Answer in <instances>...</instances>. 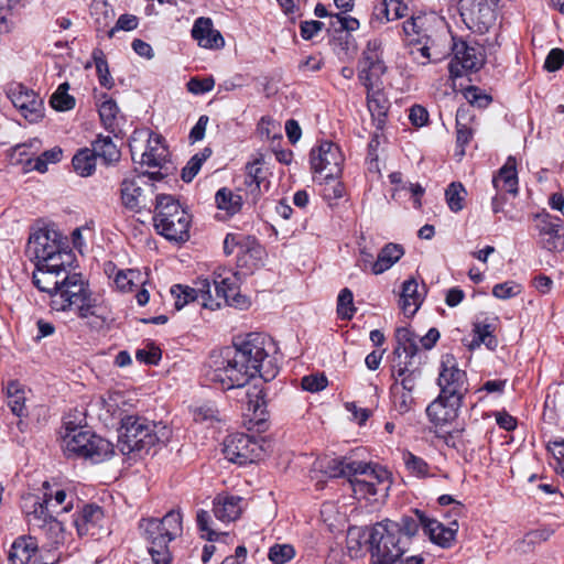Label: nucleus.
<instances>
[{"instance_id":"nucleus-46","label":"nucleus","mask_w":564,"mask_h":564,"mask_svg":"<svg viewBox=\"0 0 564 564\" xmlns=\"http://www.w3.org/2000/svg\"><path fill=\"white\" fill-rule=\"evenodd\" d=\"M215 203L219 209L225 210L228 215H235L241 209L242 198L232 191L223 187L216 193Z\"/></svg>"},{"instance_id":"nucleus-50","label":"nucleus","mask_w":564,"mask_h":564,"mask_svg":"<svg viewBox=\"0 0 564 564\" xmlns=\"http://www.w3.org/2000/svg\"><path fill=\"white\" fill-rule=\"evenodd\" d=\"M267 173L263 169V159L257 158L252 162L246 164V181L251 191H260L261 183L265 180Z\"/></svg>"},{"instance_id":"nucleus-51","label":"nucleus","mask_w":564,"mask_h":564,"mask_svg":"<svg viewBox=\"0 0 564 564\" xmlns=\"http://www.w3.org/2000/svg\"><path fill=\"white\" fill-rule=\"evenodd\" d=\"M212 150L205 148L202 152L191 158L187 164L182 169L181 177L184 182H191L199 172L203 163L210 156Z\"/></svg>"},{"instance_id":"nucleus-29","label":"nucleus","mask_w":564,"mask_h":564,"mask_svg":"<svg viewBox=\"0 0 564 564\" xmlns=\"http://www.w3.org/2000/svg\"><path fill=\"white\" fill-rule=\"evenodd\" d=\"M243 510V499L239 496L218 495L214 499V516L221 522L237 520Z\"/></svg>"},{"instance_id":"nucleus-12","label":"nucleus","mask_w":564,"mask_h":564,"mask_svg":"<svg viewBox=\"0 0 564 564\" xmlns=\"http://www.w3.org/2000/svg\"><path fill=\"white\" fill-rule=\"evenodd\" d=\"M26 253L32 260H35V265L61 260L73 262L74 260L73 253L61 247L59 235L48 229H39L31 234Z\"/></svg>"},{"instance_id":"nucleus-40","label":"nucleus","mask_w":564,"mask_h":564,"mask_svg":"<svg viewBox=\"0 0 564 564\" xmlns=\"http://www.w3.org/2000/svg\"><path fill=\"white\" fill-rule=\"evenodd\" d=\"M403 254L404 249L401 245L392 242L384 245L376 258L373 274L379 275L388 271L402 258Z\"/></svg>"},{"instance_id":"nucleus-9","label":"nucleus","mask_w":564,"mask_h":564,"mask_svg":"<svg viewBox=\"0 0 564 564\" xmlns=\"http://www.w3.org/2000/svg\"><path fill=\"white\" fill-rule=\"evenodd\" d=\"M182 520L183 517L180 510L169 511L161 520L143 519L140 522V528L150 542L149 553L165 556L171 554L169 543L182 534Z\"/></svg>"},{"instance_id":"nucleus-25","label":"nucleus","mask_w":564,"mask_h":564,"mask_svg":"<svg viewBox=\"0 0 564 564\" xmlns=\"http://www.w3.org/2000/svg\"><path fill=\"white\" fill-rule=\"evenodd\" d=\"M367 90V105L378 129H382L390 107L389 100L382 90V82L370 80L361 83Z\"/></svg>"},{"instance_id":"nucleus-47","label":"nucleus","mask_w":564,"mask_h":564,"mask_svg":"<svg viewBox=\"0 0 564 564\" xmlns=\"http://www.w3.org/2000/svg\"><path fill=\"white\" fill-rule=\"evenodd\" d=\"M355 460H346L343 458H329L319 463V467L324 473L330 477H346L349 479L352 473V465Z\"/></svg>"},{"instance_id":"nucleus-43","label":"nucleus","mask_w":564,"mask_h":564,"mask_svg":"<svg viewBox=\"0 0 564 564\" xmlns=\"http://www.w3.org/2000/svg\"><path fill=\"white\" fill-rule=\"evenodd\" d=\"M200 294L199 281L196 282V288L181 284H175L171 288V295L174 299V306L177 311L195 301H198L202 304Z\"/></svg>"},{"instance_id":"nucleus-30","label":"nucleus","mask_w":564,"mask_h":564,"mask_svg":"<svg viewBox=\"0 0 564 564\" xmlns=\"http://www.w3.org/2000/svg\"><path fill=\"white\" fill-rule=\"evenodd\" d=\"M473 115L467 107H459L456 112V144L455 155L459 159L465 155V147L474 137Z\"/></svg>"},{"instance_id":"nucleus-7","label":"nucleus","mask_w":564,"mask_h":564,"mask_svg":"<svg viewBox=\"0 0 564 564\" xmlns=\"http://www.w3.org/2000/svg\"><path fill=\"white\" fill-rule=\"evenodd\" d=\"M62 446L67 457H82L93 463H100L113 453V445L109 441L89 430L70 426V423H66Z\"/></svg>"},{"instance_id":"nucleus-33","label":"nucleus","mask_w":564,"mask_h":564,"mask_svg":"<svg viewBox=\"0 0 564 564\" xmlns=\"http://www.w3.org/2000/svg\"><path fill=\"white\" fill-rule=\"evenodd\" d=\"M516 165V159L509 156L498 174L494 176L492 185L498 193L517 195L518 175Z\"/></svg>"},{"instance_id":"nucleus-52","label":"nucleus","mask_w":564,"mask_h":564,"mask_svg":"<svg viewBox=\"0 0 564 564\" xmlns=\"http://www.w3.org/2000/svg\"><path fill=\"white\" fill-rule=\"evenodd\" d=\"M466 189L460 183L453 182L445 192L446 203L453 213H458L464 208Z\"/></svg>"},{"instance_id":"nucleus-15","label":"nucleus","mask_w":564,"mask_h":564,"mask_svg":"<svg viewBox=\"0 0 564 564\" xmlns=\"http://www.w3.org/2000/svg\"><path fill=\"white\" fill-rule=\"evenodd\" d=\"M437 384L440 394L463 402L468 392V380L466 372L458 367L454 355L442 356Z\"/></svg>"},{"instance_id":"nucleus-1","label":"nucleus","mask_w":564,"mask_h":564,"mask_svg":"<svg viewBox=\"0 0 564 564\" xmlns=\"http://www.w3.org/2000/svg\"><path fill=\"white\" fill-rule=\"evenodd\" d=\"M72 263L61 260L36 264L33 283L50 294L54 311H75L82 318L97 315L98 299L91 294L82 274L70 271Z\"/></svg>"},{"instance_id":"nucleus-20","label":"nucleus","mask_w":564,"mask_h":564,"mask_svg":"<svg viewBox=\"0 0 564 564\" xmlns=\"http://www.w3.org/2000/svg\"><path fill=\"white\" fill-rule=\"evenodd\" d=\"M382 44L378 39L369 40L358 62V79L360 83L379 80L387 67L382 59Z\"/></svg>"},{"instance_id":"nucleus-11","label":"nucleus","mask_w":564,"mask_h":564,"mask_svg":"<svg viewBox=\"0 0 564 564\" xmlns=\"http://www.w3.org/2000/svg\"><path fill=\"white\" fill-rule=\"evenodd\" d=\"M237 253V267L245 270L247 274L253 273L264 262V249L253 236L229 232L224 240V253L231 256Z\"/></svg>"},{"instance_id":"nucleus-57","label":"nucleus","mask_w":564,"mask_h":564,"mask_svg":"<svg viewBox=\"0 0 564 564\" xmlns=\"http://www.w3.org/2000/svg\"><path fill=\"white\" fill-rule=\"evenodd\" d=\"M46 538L51 541L53 547H57L61 544H64L66 539V533L64 525L61 521H58L55 517L45 527L41 529Z\"/></svg>"},{"instance_id":"nucleus-5","label":"nucleus","mask_w":564,"mask_h":564,"mask_svg":"<svg viewBox=\"0 0 564 564\" xmlns=\"http://www.w3.org/2000/svg\"><path fill=\"white\" fill-rule=\"evenodd\" d=\"M167 434L165 426L132 414L119 427L118 447L123 455L148 453L158 443L167 438Z\"/></svg>"},{"instance_id":"nucleus-32","label":"nucleus","mask_w":564,"mask_h":564,"mask_svg":"<svg viewBox=\"0 0 564 564\" xmlns=\"http://www.w3.org/2000/svg\"><path fill=\"white\" fill-rule=\"evenodd\" d=\"M7 404L10 408L12 414L18 417H24L28 415L26 400L28 393L30 392L26 387L18 380L8 381L6 388Z\"/></svg>"},{"instance_id":"nucleus-54","label":"nucleus","mask_w":564,"mask_h":564,"mask_svg":"<svg viewBox=\"0 0 564 564\" xmlns=\"http://www.w3.org/2000/svg\"><path fill=\"white\" fill-rule=\"evenodd\" d=\"M402 459L405 468L411 475L417 478L430 476V466L423 458L412 454L411 452H404Z\"/></svg>"},{"instance_id":"nucleus-28","label":"nucleus","mask_w":564,"mask_h":564,"mask_svg":"<svg viewBox=\"0 0 564 564\" xmlns=\"http://www.w3.org/2000/svg\"><path fill=\"white\" fill-rule=\"evenodd\" d=\"M414 360H403L402 358L393 361L392 376L395 380L394 384H399L402 391L413 393L421 379V370L419 367H414Z\"/></svg>"},{"instance_id":"nucleus-13","label":"nucleus","mask_w":564,"mask_h":564,"mask_svg":"<svg viewBox=\"0 0 564 564\" xmlns=\"http://www.w3.org/2000/svg\"><path fill=\"white\" fill-rule=\"evenodd\" d=\"M132 399L120 391L108 392L89 404L88 411L106 426L122 425L132 415Z\"/></svg>"},{"instance_id":"nucleus-21","label":"nucleus","mask_w":564,"mask_h":564,"mask_svg":"<svg viewBox=\"0 0 564 564\" xmlns=\"http://www.w3.org/2000/svg\"><path fill=\"white\" fill-rule=\"evenodd\" d=\"M412 520L417 524V531L420 528L423 529L424 533L430 538L431 542L443 547L448 549L453 545L456 534L458 531V522H451L449 527H445L443 523L435 519H430L420 510L414 511Z\"/></svg>"},{"instance_id":"nucleus-44","label":"nucleus","mask_w":564,"mask_h":564,"mask_svg":"<svg viewBox=\"0 0 564 564\" xmlns=\"http://www.w3.org/2000/svg\"><path fill=\"white\" fill-rule=\"evenodd\" d=\"M91 151L106 163L116 162L120 158V152L110 137L98 135L93 142Z\"/></svg>"},{"instance_id":"nucleus-16","label":"nucleus","mask_w":564,"mask_h":564,"mask_svg":"<svg viewBox=\"0 0 564 564\" xmlns=\"http://www.w3.org/2000/svg\"><path fill=\"white\" fill-rule=\"evenodd\" d=\"M499 0H465L460 15L466 26L485 34L496 26Z\"/></svg>"},{"instance_id":"nucleus-35","label":"nucleus","mask_w":564,"mask_h":564,"mask_svg":"<svg viewBox=\"0 0 564 564\" xmlns=\"http://www.w3.org/2000/svg\"><path fill=\"white\" fill-rule=\"evenodd\" d=\"M395 338L398 345L393 351V361H398L399 358L403 360H414L419 352L417 335L410 328L401 327L397 329Z\"/></svg>"},{"instance_id":"nucleus-63","label":"nucleus","mask_w":564,"mask_h":564,"mask_svg":"<svg viewBox=\"0 0 564 564\" xmlns=\"http://www.w3.org/2000/svg\"><path fill=\"white\" fill-rule=\"evenodd\" d=\"M522 291V286L514 281H507L496 284L492 288V295L499 300H508L517 296Z\"/></svg>"},{"instance_id":"nucleus-60","label":"nucleus","mask_w":564,"mask_h":564,"mask_svg":"<svg viewBox=\"0 0 564 564\" xmlns=\"http://www.w3.org/2000/svg\"><path fill=\"white\" fill-rule=\"evenodd\" d=\"M196 522L202 536L208 541H215L218 538L216 528H213V520L210 514L205 510H198L196 514Z\"/></svg>"},{"instance_id":"nucleus-18","label":"nucleus","mask_w":564,"mask_h":564,"mask_svg":"<svg viewBox=\"0 0 564 564\" xmlns=\"http://www.w3.org/2000/svg\"><path fill=\"white\" fill-rule=\"evenodd\" d=\"M225 457L235 464L246 465L261 459L263 448L260 443L247 434H234L226 437L224 442Z\"/></svg>"},{"instance_id":"nucleus-36","label":"nucleus","mask_w":564,"mask_h":564,"mask_svg":"<svg viewBox=\"0 0 564 564\" xmlns=\"http://www.w3.org/2000/svg\"><path fill=\"white\" fill-rule=\"evenodd\" d=\"M39 549L37 541L31 535L15 539L11 546L9 560L11 564H28Z\"/></svg>"},{"instance_id":"nucleus-10","label":"nucleus","mask_w":564,"mask_h":564,"mask_svg":"<svg viewBox=\"0 0 564 564\" xmlns=\"http://www.w3.org/2000/svg\"><path fill=\"white\" fill-rule=\"evenodd\" d=\"M352 473L348 479L357 498L370 499L378 495L384 496L390 486L389 471L376 464L354 462Z\"/></svg>"},{"instance_id":"nucleus-22","label":"nucleus","mask_w":564,"mask_h":564,"mask_svg":"<svg viewBox=\"0 0 564 564\" xmlns=\"http://www.w3.org/2000/svg\"><path fill=\"white\" fill-rule=\"evenodd\" d=\"M105 522L104 511L97 505H85L82 510L74 516V525L80 538H100V535L107 531Z\"/></svg>"},{"instance_id":"nucleus-26","label":"nucleus","mask_w":564,"mask_h":564,"mask_svg":"<svg viewBox=\"0 0 564 564\" xmlns=\"http://www.w3.org/2000/svg\"><path fill=\"white\" fill-rule=\"evenodd\" d=\"M463 402L438 394V397L426 408V414L435 426H444L458 416Z\"/></svg>"},{"instance_id":"nucleus-45","label":"nucleus","mask_w":564,"mask_h":564,"mask_svg":"<svg viewBox=\"0 0 564 564\" xmlns=\"http://www.w3.org/2000/svg\"><path fill=\"white\" fill-rule=\"evenodd\" d=\"M96 154L91 149H80L73 158V167L80 176H90L96 169Z\"/></svg>"},{"instance_id":"nucleus-31","label":"nucleus","mask_w":564,"mask_h":564,"mask_svg":"<svg viewBox=\"0 0 564 564\" xmlns=\"http://www.w3.org/2000/svg\"><path fill=\"white\" fill-rule=\"evenodd\" d=\"M169 155L167 148L163 144L161 135L149 132L148 144L144 152L141 153L140 163L149 167H162Z\"/></svg>"},{"instance_id":"nucleus-38","label":"nucleus","mask_w":564,"mask_h":564,"mask_svg":"<svg viewBox=\"0 0 564 564\" xmlns=\"http://www.w3.org/2000/svg\"><path fill=\"white\" fill-rule=\"evenodd\" d=\"M50 506H53L52 494H44L42 501H34L32 510L26 512L29 525L41 530L46 523L54 519V512Z\"/></svg>"},{"instance_id":"nucleus-61","label":"nucleus","mask_w":564,"mask_h":564,"mask_svg":"<svg viewBox=\"0 0 564 564\" xmlns=\"http://www.w3.org/2000/svg\"><path fill=\"white\" fill-rule=\"evenodd\" d=\"M93 58L95 62L96 70L98 73L100 85L106 88H110L112 86V78L110 76L108 63L104 57L102 52L95 51L93 53Z\"/></svg>"},{"instance_id":"nucleus-55","label":"nucleus","mask_w":564,"mask_h":564,"mask_svg":"<svg viewBox=\"0 0 564 564\" xmlns=\"http://www.w3.org/2000/svg\"><path fill=\"white\" fill-rule=\"evenodd\" d=\"M265 397L267 393L263 387L254 384L249 388L247 391V402L249 410H251L254 414H264L267 404Z\"/></svg>"},{"instance_id":"nucleus-58","label":"nucleus","mask_w":564,"mask_h":564,"mask_svg":"<svg viewBox=\"0 0 564 564\" xmlns=\"http://www.w3.org/2000/svg\"><path fill=\"white\" fill-rule=\"evenodd\" d=\"M273 564H285L294 558L295 549L291 544H274L268 554Z\"/></svg>"},{"instance_id":"nucleus-14","label":"nucleus","mask_w":564,"mask_h":564,"mask_svg":"<svg viewBox=\"0 0 564 564\" xmlns=\"http://www.w3.org/2000/svg\"><path fill=\"white\" fill-rule=\"evenodd\" d=\"M163 178L160 172H149L142 175L126 177L120 184L121 204L129 210L138 213L147 206V197L153 195L155 186L149 181Z\"/></svg>"},{"instance_id":"nucleus-42","label":"nucleus","mask_w":564,"mask_h":564,"mask_svg":"<svg viewBox=\"0 0 564 564\" xmlns=\"http://www.w3.org/2000/svg\"><path fill=\"white\" fill-rule=\"evenodd\" d=\"M91 15L98 33L106 32L110 29L116 13L113 8L106 1H94L91 4Z\"/></svg>"},{"instance_id":"nucleus-24","label":"nucleus","mask_w":564,"mask_h":564,"mask_svg":"<svg viewBox=\"0 0 564 564\" xmlns=\"http://www.w3.org/2000/svg\"><path fill=\"white\" fill-rule=\"evenodd\" d=\"M441 23L442 20L434 14L419 13L404 21L402 29L410 43L433 42L434 29Z\"/></svg>"},{"instance_id":"nucleus-56","label":"nucleus","mask_w":564,"mask_h":564,"mask_svg":"<svg viewBox=\"0 0 564 564\" xmlns=\"http://www.w3.org/2000/svg\"><path fill=\"white\" fill-rule=\"evenodd\" d=\"M355 312L352 292L348 288H345L338 294L337 314L343 319H350Z\"/></svg>"},{"instance_id":"nucleus-62","label":"nucleus","mask_w":564,"mask_h":564,"mask_svg":"<svg viewBox=\"0 0 564 564\" xmlns=\"http://www.w3.org/2000/svg\"><path fill=\"white\" fill-rule=\"evenodd\" d=\"M433 42H411L412 47L410 50V54L412 56V59L420 64V65H426L432 61L431 55V46Z\"/></svg>"},{"instance_id":"nucleus-41","label":"nucleus","mask_w":564,"mask_h":564,"mask_svg":"<svg viewBox=\"0 0 564 564\" xmlns=\"http://www.w3.org/2000/svg\"><path fill=\"white\" fill-rule=\"evenodd\" d=\"M419 284L414 279L403 282L400 297V306L408 316L415 314L421 304V296L417 292Z\"/></svg>"},{"instance_id":"nucleus-48","label":"nucleus","mask_w":564,"mask_h":564,"mask_svg":"<svg viewBox=\"0 0 564 564\" xmlns=\"http://www.w3.org/2000/svg\"><path fill=\"white\" fill-rule=\"evenodd\" d=\"M45 492L52 494V503L50 506L54 513L68 512L73 509L74 496L72 492H67L64 489L56 488L51 489L47 482H44Z\"/></svg>"},{"instance_id":"nucleus-49","label":"nucleus","mask_w":564,"mask_h":564,"mask_svg":"<svg viewBox=\"0 0 564 564\" xmlns=\"http://www.w3.org/2000/svg\"><path fill=\"white\" fill-rule=\"evenodd\" d=\"M69 84L67 82L61 84L52 94L50 105L57 111H68L75 107V98L68 94Z\"/></svg>"},{"instance_id":"nucleus-23","label":"nucleus","mask_w":564,"mask_h":564,"mask_svg":"<svg viewBox=\"0 0 564 564\" xmlns=\"http://www.w3.org/2000/svg\"><path fill=\"white\" fill-rule=\"evenodd\" d=\"M536 230L541 247L551 252L564 250V234L561 220L550 214L536 216Z\"/></svg>"},{"instance_id":"nucleus-8","label":"nucleus","mask_w":564,"mask_h":564,"mask_svg":"<svg viewBox=\"0 0 564 564\" xmlns=\"http://www.w3.org/2000/svg\"><path fill=\"white\" fill-rule=\"evenodd\" d=\"M158 232L169 240L186 241L191 225L189 214L171 195H156L153 217Z\"/></svg>"},{"instance_id":"nucleus-2","label":"nucleus","mask_w":564,"mask_h":564,"mask_svg":"<svg viewBox=\"0 0 564 564\" xmlns=\"http://www.w3.org/2000/svg\"><path fill=\"white\" fill-rule=\"evenodd\" d=\"M416 533L417 524L412 517H403L400 522L386 519L373 524L368 539L371 564H395L409 550Z\"/></svg>"},{"instance_id":"nucleus-37","label":"nucleus","mask_w":564,"mask_h":564,"mask_svg":"<svg viewBox=\"0 0 564 564\" xmlns=\"http://www.w3.org/2000/svg\"><path fill=\"white\" fill-rule=\"evenodd\" d=\"M496 322L497 318L476 322L473 327L474 338L469 347L475 348L485 345L489 350H495L498 347V339L494 335Z\"/></svg>"},{"instance_id":"nucleus-64","label":"nucleus","mask_w":564,"mask_h":564,"mask_svg":"<svg viewBox=\"0 0 564 564\" xmlns=\"http://www.w3.org/2000/svg\"><path fill=\"white\" fill-rule=\"evenodd\" d=\"M118 106L112 99H107L99 106V116L107 129H113Z\"/></svg>"},{"instance_id":"nucleus-27","label":"nucleus","mask_w":564,"mask_h":564,"mask_svg":"<svg viewBox=\"0 0 564 564\" xmlns=\"http://www.w3.org/2000/svg\"><path fill=\"white\" fill-rule=\"evenodd\" d=\"M192 36L204 48H221L225 45L223 35L214 29L209 18L200 17L194 22Z\"/></svg>"},{"instance_id":"nucleus-6","label":"nucleus","mask_w":564,"mask_h":564,"mask_svg":"<svg viewBox=\"0 0 564 564\" xmlns=\"http://www.w3.org/2000/svg\"><path fill=\"white\" fill-rule=\"evenodd\" d=\"M238 356L239 354L234 345L221 349L218 354H213L207 371L208 379L220 384L224 390L246 386L252 379L248 370L253 369V367L246 366Z\"/></svg>"},{"instance_id":"nucleus-17","label":"nucleus","mask_w":564,"mask_h":564,"mask_svg":"<svg viewBox=\"0 0 564 564\" xmlns=\"http://www.w3.org/2000/svg\"><path fill=\"white\" fill-rule=\"evenodd\" d=\"M311 166L324 180H334L341 174L344 156L338 145L330 141L322 142L311 151Z\"/></svg>"},{"instance_id":"nucleus-3","label":"nucleus","mask_w":564,"mask_h":564,"mask_svg":"<svg viewBox=\"0 0 564 564\" xmlns=\"http://www.w3.org/2000/svg\"><path fill=\"white\" fill-rule=\"evenodd\" d=\"M215 296L212 294V283L207 280H199L202 292V306L212 311L223 305L245 310L250 302L247 296L240 293V273L232 270L219 269L213 274Z\"/></svg>"},{"instance_id":"nucleus-59","label":"nucleus","mask_w":564,"mask_h":564,"mask_svg":"<svg viewBox=\"0 0 564 564\" xmlns=\"http://www.w3.org/2000/svg\"><path fill=\"white\" fill-rule=\"evenodd\" d=\"M62 149L58 147L44 151L41 155L34 159L33 170L45 173L50 163H57L62 159Z\"/></svg>"},{"instance_id":"nucleus-39","label":"nucleus","mask_w":564,"mask_h":564,"mask_svg":"<svg viewBox=\"0 0 564 564\" xmlns=\"http://www.w3.org/2000/svg\"><path fill=\"white\" fill-rule=\"evenodd\" d=\"M454 59L465 70H477L484 63L481 52L477 47L469 46L466 42L454 45Z\"/></svg>"},{"instance_id":"nucleus-4","label":"nucleus","mask_w":564,"mask_h":564,"mask_svg":"<svg viewBox=\"0 0 564 564\" xmlns=\"http://www.w3.org/2000/svg\"><path fill=\"white\" fill-rule=\"evenodd\" d=\"M239 358L246 366L253 367L249 369L251 377L259 376L263 381L273 380L279 373V366L271 352L274 350L272 339L262 333H250L242 340L235 341Z\"/></svg>"},{"instance_id":"nucleus-53","label":"nucleus","mask_w":564,"mask_h":564,"mask_svg":"<svg viewBox=\"0 0 564 564\" xmlns=\"http://www.w3.org/2000/svg\"><path fill=\"white\" fill-rule=\"evenodd\" d=\"M393 409L399 414H405L410 412L414 406V398L411 392L400 390L399 384L391 387Z\"/></svg>"},{"instance_id":"nucleus-19","label":"nucleus","mask_w":564,"mask_h":564,"mask_svg":"<svg viewBox=\"0 0 564 564\" xmlns=\"http://www.w3.org/2000/svg\"><path fill=\"white\" fill-rule=\"evenodd\" d=\"M7 96L29 122H39L43 118L44 104L34 90L22 84H13L9 87Z\"/></svg>"},{"instance_id":"nucleus-34","label":"nucleus","mask_w":564,"mask_h":564,"mask_svg":"<svg viewBox=\"0 0 564 564\" xmlns=\"http://www.w3.org/2000/svg\"><path fill=\"white\" fill-rule=\"evenodd\" d=\"M408 11L409 7L404 0H381L373 9L372 21L384 24L404 18Z\"/></svg>"}]
</instances>
